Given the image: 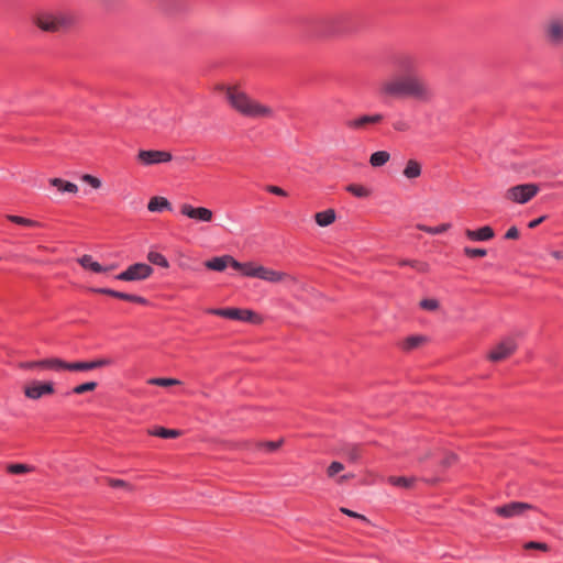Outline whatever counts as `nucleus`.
I'll return each mask as SVG.
<instances>
[{"instance_id": "nucleus-1", "label": "nucleus", "mask_w": 563, "mask_h": 563, "mask_svg": "<svg viewBox=\"0 0 563 563\" xmlns=\"http://www.w3.org/2000/svg\"><path fill=\"white\" fill-rule=\"evenodd\" d=\"M420 59L415 54H404L396 60L397 73L379 82L378 92L385 98H410L419 103H430L434 90L419 73Z\"/></svg>"}, {"instance_id": "nucleus-2", "label": "nucleus", "mask_w": 563, "mask_h": 563, "mask_svg": "<svg viewBox=\"0 0 563 563\" xmlns=\"http://www.w3.org/2000/svg\"><path fill=\"white\" fill-rule=\"evenodd\" d=\"M225 97L230 106L241 115L253 120L275 119V110L265 103L250 97L236 87H229Z\"/></svg>"}, {"instance_id": "nucleus-3", "label": "nucleus", "mask_w": 563, "mask_h": 563, "mask_svg": "<svg viewBox=\"0 0 563 563\" xmlns=\"http://www.w3.org/2000/svg\"><path fill=\"white\" fill-rule=\"evenodd\" d=\"M350 16L346 13H332L313 18L310 22L311 32L319 37H336L349 32Z\"/></svg>"}, {"instance_id": "nucleus-4", "label": "nucleus", "mask_w": 563, "mask_h": 563, "mask_svg": "<svg viewBox=\"0 0 563 563\" xmlns=\"http://www.w3.org/2000/svg\"><path fill=\"white\" fill-rule=\"evenodd\" d=\"M33 22L44 32H60L71 27L76 18L68 10H46L38 12Z\"/></svg>"}, {"instance_id": "nucleus-5", "label": "nucleus", "mask_w": 563, "mask_h": 563, "mask_svg": "<svg viewBox=\"0 0 563 563\" xmlns=\"http://www.w3.org/2000/svg\"><path fill=\"white\" fill-rule=\"evenodd\" d=\"M210 313L232 320L244 321L253 324L263 322V318L253 310L239 308L210 309Z\"/></svg>"}, {"instance_id": "nucleus-6", "label": "nucleus", "mask_w": 563, "mask_h": 563, "mask_svg": "<svg viewBox=\"0 0 563 563\" xmlns=\"http://www.w3.org/2000/svg\"><path fill=\"white\" fill-rule=\"evenodd\" d=\"M543 36L550 46H563V16L549 19L543 25Z\"/></svg>"}, {"instance_id": "nucleus-7", "label": "nucleus", "mask_w": 563, "mask_h": 563, "mask_svg": "<svg viewBox=\"0 0 563 563\" xmlns=\"http://www.w3.org/2000/svg\"><path fill=\"white\" fill-rule=\"evenodd\" d=\"M539 190L540 188L537 184H521L507 189L505 197L517 203H526L530 201Z\"/></svg>"}, {"instance_id": "nucleus-8", "label": "nucleus", "mask_w": 563, "mask_h": 563, "mask_svg": "<svg viewBox=\"0 0 563 563\" xmlns=\"http://www.w3.org/2000/svg\"><path fill=\"white\" fill-rule=\"evenodd\" d=\"M154 269L145 263H135L130 265L125 271L118 274L115 279L122 282H141L152 276Z\"/></svg>"}, {"instance_id": "nucleus-9", "label": "nucleus", "mask_w": 563, "mask_h": 563, "mask_svg": "<svg viewBox=\"0 0 563 563\" xmlns=\"http://www.w3.org/2000/svg\"><path fill=\"white\" fill-rule=\"evenodd\" d=\"M384 120L382 113L362 114L346 121V128L356 132H367L371 126L380 124Z\"/></svg>"}, {"instance_id": "nucleus-10", "label": "nucleus", "mask_w": 563, "mask_h": 563, "mask_svg": "<svg viewBox=\"0 0 563 563\" xmlns=\"http://www.w3.org/2000/svg\"><path fill=\"white\" fill-rule=\"evenodd\" d=\"M534 509V506L522 501H511L494 509L499 517L510 519L522 517L526 511Z\"/></svg>"}, {"instance_id": "nucleus-11", "label": "nucleus", "mask_w": 563, "mask_h": 563, "mask_svg": "<svg viewBox=\"0 0 563 563\" xmlns=\"http://www.w3.org/2000/svg\"><path fill=\"white\" fill-rule=\"evenodd\" d=\"M179 211L184 217L196 222L209 223L213 220V211L206 207H194L189 203H183L179 207Z\"/></svg>"}, {"instance_id": "nucleus-12", "label": "nucleus", "mask_w": 563, "mask_h": 563, "mask_svg": "<svg viewBox=\"0 0 563 563\" xmlns=\"http://www.w3.org/2000/svg\"><path fill=\"white\" fill-rule=\"evenodd\" d=\"M137 161L144 166H151L161 163L170 162L173 156L167 151L141 150L136 156Z\"/></svg>"}, {"instance_id": "nucleus-13", "label": "nucleus", "mask_w": 563, "mask_h": 563, "mask_svg": "<svg viewBox=\"0 0 563 563\" xmlns=\"http://www.w3.org/2000/svg\"><path fill=\"white\" fill-rule=\"evenodd\" d=\"M517 350V343L514 339L507 338L500 341L488 354L492 362H500L509 357Z\"/></svg>"}, {"instance_id": "nucleus-14", "label": "nucleus", "mask_w": 563, "mask_h": 563, "mask_svg": "<svg viewBox=\"0 0 563 563\" xmlns=\"http://www.w3.org/2000/svg\"><path fill=\"white\" fill-rule=\"evenodd\" d=\"M54 394V385L51 382L33 380L24 387V395L32 400Z\"/></svg>"}, {"instance_id": "nucleus-15", "label": "nucleus", "mask_w": 563, "mask_h": 563, "mask_svg": "<svg viewBox=\"0 0 563 563\" xmlns=\"http://www.w3.org/2000/svg\"><path fill=\"white\" fill-rule=\"evenodd\" d=\"M63 360L60 358H47L36 362H22L19 364L20 368L23 369H53V371H62Z\"/></svg>"}, {"instance_id": "nucleus-16", "label": "nucleus", "mask_w": 563, "mask_h": 563, "mask_svg": "<svg viewBox=\"0 0 563 563\" xmlns=\"http://www.w3.org/2000/svg\"><path fill=\"white\" fill-rule=\"evenodd\" d=\"M465 235L471 241H488L494 238L495 233L490 227L485 225L478 230L466 229Z\"/></svg>"}, {"instance_id": "nucleus-17", "label": "nucleus", "mask_w": 563, "mask_h": 563, "mask_svg": "<svg viewBox=\"0 0 563 563\" xmlns=\"http://www.w3.org/2000/svg\"><path fill=\"white\" fill-rule=\"evenodd\" d=\"M78 263L86 269H91L95 273H107L108 268L99 264L98 262L93 261L91 255H82L80 258H78Z\"/></svg>"}, {"instance_id": "nucleus-18", "label": "nucleus", "mask_w": 563, "mask_h": 563, "mask_svg": "<svg viewBox=\"0 0 563 563\" xmlns=\"http://www.w3.org/2000/svg\"><path fill=\"white\" fill-rule=\"evenodd\" d=\"M265 282L278 284L284 282H296V278L285 272L269 268Z\"/></svg>"}, {"instance_id": "nucleus-19", "label": "nucleus", "mask_w": 563, "mask_h": 563, "mask_svg": "<svg viewBox=\"0 0 563 563\" xmlns=\"http://www.w3.org/2000/svg\"><path fill=\"white\" fill-rule=\"evenodd\" d=\"M49 184L56 187L62 192L77 194L78 186L74 183L66 181L62 178H51Z\"/></svg>"}, {"instance_id": "nucleus-20", "label": "nucleus", "mask_w": 563, "mask_h": 563, "mask_svg": "<svg viewBox=\"0 0 563 563\" xmlns=\"http://www.w3.org/2000/svg\"><path fill=\"white\" fill-rule=\"evenodd\" d=\"M336 214L333 209H327L314 214V220L320 227H328L335 221Z\"/></svg>"}, {"instance_id": "nucleus-21", "label": "nucleus", "mask_w": 563, "mask_h": 563, "mask_svg": "<svg viewBox=\"0 0 563 563\" xmlns=\"http://www.w3.org/2000/svg\"><path fill=\"white\" fill-rule=\"evenodd\" d=\"M402 174L408 179L418 178L421 175V164L416 159H409Z\"/></svg>"}, {"instance_id": "nucleus-22", "label": "nucleus", "mask_w": 563, "mask_h": 563, "mask_svg": "<svg viewBox=\"0 0 563 563\" xmlns=\"http://www.w3.org/2000/svg\"><path fill=\"white\" fill-rule=\"evenodd\" d=\"M147 209L151 212H159L164 209H170V203L164 197H153L147 205Z\"/></svg>"}, {"instance_id": "nucleus-23", "label": "nucleus", "mask_w": 563, "mask_h": 563, "mask_svg": "<svg viewBox=\"0 0 563 563\" xmlns=\"http://www.w3.org/2000/svg\"><path fill=\"white\" fill-rule=\"evenodd\" d=\"M228 256L229 255L213 257V258L207 261L205 263V266L208 269H212V271H217V272H222V271H224L228 267V262H227Z\"/></svg>"}, {"instance_id": "nucleus-24", "label": "nucleus", "mask_w": 563, "mask_h": 563, "mask_svg": "<svg viewBox=\"0 0 563 563\" xmlns=\"http://www.w3.org/2000/svg\"><path fill=\"white\" fill-rule=\"evenodd\" d=\"M390 159V154L386 151H377L369 157V164L373 167L384 166Z\"/></svg>"}, {"instance_id": "nucleus-25", "label": "nucleus", "mask_w": 563, "mask_h": 563, "mask_svg": "<svg viewBox=\"0 0 563 563\" xmlns=\"http://www.w3.org/2000/svg\"><path fill=\"white\" fill-rule=\"evenodd\" d=\"M345 189L357 198H367L372 194L369 188L358 184H350Z\"/></svg>"}, {"instance_id": "nucleus-26", "label": "nucleus", "mask_w": 563, "mask_h": 563, "mask_svg": "<svg viewBox=\"0 0 563 563\" xmlns=\"http://www.w3.org/2000/svg\"><path fill=\"white\" fill-rule=\"evenodd\" d=\"M268 269V267L251 262V267L247 272V277H254L265 280Z\"/></svg>"}, {"instance_id": "nucleus-27", "label": "nucleus", "mask_w": 563, "mask_h": 563, "mask_svg": "<svg viewBox=\"0 0 563 563\" xmlns=\"http://www.w3.org/2000/svg\"><path fill=\"white\" fill-rule=\"evenodd\" d=\"M62 369H67L71 372H86L91 371L90 361L89 362H73L68 363L63 361Z\"/></svg>"}, {"instance_id": "nucleus-28", "label": "nucleus", "mask_w": 563, "mask_h": 563, "mask_svg": "<svg viewBox=\"0 0 563 563\" xmlns=\"http://www.w3.org/2000/svg\"><path fill=\"white\" fill-rule=\"evenodd\" d=\"M426 342V338L422 335H412L402 341L401 347L405 351H411Z\"/></svg>"}, {"instance_id": "nucleus-29", "label": "nucleus", "mask_w": 563, "mask_h": 563, "mask_svg": "<svg viewBox=\"0 0 563 563\" xmlns=\"http://www.w3.org/2000/svg\"><path fill=\"white\" fill-rule=\"evenodd\" d=\"M148 433L164 439L177 438L180 435V431L175 429H166L163 427L150 430Z\"/></svg>"}, {"instance_id": "nucleus-30", "label": "nucleus", "mask_w": 563, "mask_h": 563, "mask_svg": "<svg viewBox=\"0 0 563 563\" xmlns=\"http://www.w3.org/2000/svg\"><path fill=\"white\" fill-rule=\"evenodd\" d=\"M7 219L9 221L15 223V224H19V225H24V227H30V228H38V227H41L40 222L31 220V219H27V218H23V217H20V216L8 214Z\"/></svg>"}, {"instance_id": "nucleus-31", "label": "nucleus", "mask_w": 563, "mask_h": 563, "mask_svg": "<svg viewBox=\"0 0 563 563\" xmlns=\"http://www.w3.org/2000/svg\"><path fill=\"white\" fill-rule=\"evenodd\" d=\"M147 260L150 263L154 264V265H158L161 267H164V268H167L169 266V263L168 261L166 260V257L158 253V252H150L147 254Z\"/></svg>"}, {"instance_id": "nucleus-32", "label": "nucleus", "mask_w": 563, "mask_h": 563, "mask_svg": "<svg viewBox=\"0 0 563 563\" xmlns=\"http://www.w3.org/2000/svg\"><path fill=\"white\" fill-rule=\"evenodd\" d=\"M228 266H231L232 268L240 271L244 276L247 277V272L251 267V262L247 263H240L236 260H234L231 255L227 258Z\"/></svg>"}, {"instance_id": "nucleus-33", "label": "nucleus", "mask_w": 563, "mask_h": 563, "mask_svg": "<svg viewBox=\"0 0 563 563\" xmlns=\"http://www.w3.org/2000/svg\"><path fill=\"white\" fill-rule=\"evenodd\" d=\"M147 383L150 385H155V386H162V387H169V386H176V385H180V380L176 379V378H165V377H159V378H150L147 380Z\"/></svg>"}, {"instance_id": "nucleus-34", "label": "nucleus", "mask_w": 563, "mask_h": 563, "mask_svg": "<svg viewBox=\"0 0 563 563\" xmlns=\"http://www.w3.org/2000/svg\"><path fill=\"white\" fill-rule=\"evenodd\" d=\"M450 228H451L450 223H443L438 227H428V225H423V224L418 225L419 230L424 231L429 234H440V233L448 231Z\"/></svg>"}, {"instance_id": "nucleus-35", "label": "nucleus", "mask_w": 563, "mask_h": 563, "mask_svg": "<svg viewBox=\"0 0 563 563\" xmlns=\"http://www.w3.org/2000/svg\"><path fill=\"white\" fill-rule=\"evenodd\" d=\"M7 471L11 474H25L33 471V467L27 464H10L7 466Z\"/></svg>"}, {"instance_id": "nucleus-36", "label": "nucleus", "mask_w": 563, "mask_h": 563, "mask_svg": "<svg viewBox=\"0 0 563 563\" xmlns=\"http://www.w3.org/2000/svg\"><path fill=\"white\" fill-rule=\"evenodd\" d=\"M96 388H97V383L96 382H87V383H84V384H80V385L76 386L73 389V393L77 394V395H81V394H85V393H88V391H92Z\"/></svg>"}, {"instance_id": "nucleus-37", "label": "nucleus", "mask_w": 563, "mask_h": 563, "mask_svg": "<svg viewBox=\"0 0 563 563\" xmlns=\"http://www.w3.org/2000/svg\"><path fill=\"white\" fill-rule=\"evenodd\" d=\"M117 298L126 300V301H131V302L142 303V305H145L147 302L146 299L141 296L131 295V294L121 292V291H119V295H117Z\"/></svg>"}, {"instance_id": "nucleus-38", "label": "nucleus", "mask_w": 563, "mask_h": 563, "mask_svg": "<svg viewBox=\"0 0 563 563\" xmlns=\"http://www.w3.org/2000/svg\"><path fill=\"white\" fill-rule=\"evenodd\" d=\"M400 265H409L411 266L412 268L421 272V273H427L429 271V265L427 263H423V262H418V261H401L399 263Z\"/></svg>"}, {"instance_id": "nucleus-39", "label": "nucleus", "mask_w": 563, "mask_h": 563, "mask_svg": "<svg viewBox=\"0 0 563 563\" xmlns=\"http://www.w3.org/2000/svg\"><path fill=\"white\" fill-rule=\"evenodd\" d=\"M344 454L351 462H356L361 456L360 449L356 445H351V446L346 448Z\"/></svg>"}, {"instance_id": "nucleus-40", "label": "nucleus", "mask_w": 563, "mask_h": 563, "mask_svg": "<svg viewBox=\"0 0 563 563\" xmlns=\"http://www.w3.org/2000/svg\"><path fill=\"white\" fill-rule=\"evenodd\" d=\"M420 307L424 310L434 311L439 308V301L437 299L427 298L420 301Z\"/></svg>"}, {"instance_id": "nucleus-41", "label": "nucleus", "mask_w": 563, "mask_h": 563, "mask_svg": "<svg viewBox=\"0 0 563 563\" xmlns=\"http://www.w3.org/2000/svg\"><path fill=\"white\" fill-rule=\"evenodd\" d=\"M343 470H344V465L341 462L335 461L329 465V467L327 470V474L329 477H334L336 474H339Z\"/></svg>"}, {"instance_id": "nucleus-42", "label": "nucleus", "mask_w": 563, "mask_h": 563, "mask_svg": "<svg viewBox=\"0 0 563 563\" xmlns=\"http://www.w3.org/2000/svg\"><path fill=\"white\" fill-rule=\"evenodd\" d=\"M81 180L90 185L92 188L98 189L101 187V180L92 175L85 174L81 176Z\"/></svg>"}, {"instance_id": "nucleus-43", "label": "nucleus", "mask_w": 563, "mask_h": 563, "mask_svg": "<svg viewBox=\"0 0 563 563\" xmlns=\"http://www.w3.org/2000/svg\"><path fill=\"white\" fill-rule=\"evenodd\" d=\"M464 254L468 257H484L486 256L487 252L485 249L465 247Z\"/></svg>"}, {"instance_id": "nucleus-44", "label": "nucleus", "mask_w": 563, "mask_h": 563, "mask_svg": "<svg viewBox=\"0 0 563 563\" xmlns=\"http://www.w3.org/2000/svg\"><path fill=\"white\" fill-rule=\"evenodd\" d=\"M389 482L395 486L409 487L412 481L407 477H390Z\"/></svg>"}, {"instance_id": "nucleus-45", "label": "nucleus", "mask_w": 563, "mask_h": 563, "mask_svg": "<svg viewBox=\"0 0 563 563\" xmlns=\"http://www.w3.org/2000/svg\"><path fill=\"white\" fill-rule=\"evenodd\" d=\"M393 128L398 132H407L410 130V124L406 120L399 119L393 123Z\"/></svg>"}, {"instance_id": "nucleus-46", "label": "nucleus", "mask_w": 563, "mask_h": 563, "mask_svg": "<svg viewBox=\"0 0 563 563\" xmlns=\"http://www.w3.org/2000/svg\"><path fill=\"white\" fill-rule=\"evenodd\" d=\"M525 549H527V550L536 549V550H541V551H548L549 547L547 543L530 541L525 544Z\"/></svg>"}, {"instance_id": "nucleus-47", "label": "nucleus", "mask_w": 563, "mask_h": 563, "mask_svg": "<svg viewBox=\"0 0 563 563\" xmlns=\"http://www.w3.org/2000/svg\"><path fill=\"white\" fill-rule=\"evenodd\" d=\"M111 363L112 362H111L110 358H98V360H95V361H90L91 371L96 369V368H99V367L109 366V365H111Z\"/></svg>"}, {"instance_id": "nucleus-48", "label": "nucleus", "mask_w": 563, "mask_h": 563, "mask_svg": "<svg viewBox=\"0 0 563 563\" xmlns=\"http://www.w3.org/2000/svg\"><path fill=\"white\" fill-rule=\"evenodd\" d=\"M108 483L110 486L112 487H121V488H126V489H131V485L122 479H117V478H108Z\"/></svg>"}, {"instance_id": "nucleus-49", "label": "nucleus", "mask_w": 563, "mask_h": 563, "mask_svg": "<svg viewBox=\"0 0 563 563\" xmlns=\"http://www.w3.org/2000/svg\"><path fill=\"white\" fill-rule=\"evenodd\" d=\"M340 511H341L342 514H344V515L349 516V517L357 518V519H361V520H363V521H365V522H368V519H367L365 516H363V515H361V514H357V512H355V511H352V510H350V509H347V508L342 507V508H340Z\"/></svg>"}, {"instance_id": "nucleus-50", "label": "nucleus", "mask_w": 563, "mask_h": 563, "mask_svg": "<svg viewBox=\"0 0 563 563\" xmlns=\"http://www.w3.org/2000/svg\"><path fill=\"white\" fill-rule=\"evenodd\" d=\"M457 461V456L454 453H448L442 460L441 464L443 467H450Z\"/></svg>"}, {"instance_id": "nucleus-51", "label": "nucleus", "mask_w": 563, "mask_h": 563, "mask_svg": "<svg viewBox=\"0 0 563 563\" xmlns=\"http://www.w3.org/2000/svg\"><path fill=\"white\" fill-rule=\"evenodd\" d=\"M266 190L273 195H276V196H280V197H286L287 196V192L278 187V186H274V185H269L266 187Z\"/></svg>"}, {"instance_id": "nucleus-52", "label": "nucleus", "mask_w": 563, "mask_h": 563, "mask_svg": "<svg viewBox=\"0 0 563 563\" xmlns=\"http://www.w3.org/2000/svg\"><path fill=\"white\" fill-rule=\"evenodd\" d=\"M91 290L95 291V292H98V294L109 295V296H112L114 298H117V295H119V291L112 290V289H109V288H93Z\"/></svg>"}, {"instance_id": "nucleus-53", "label": "nucleus", "mask_w": 563, "mask_h": 563, "mask_svg": "<svg viewBox=\"0 0 563 563\" xmlns=\"http://www.w3.org/2000/svg\"><path fill=\"white\" fill-rule=\"evenodd\" d=\"M518 236H519V231L516 227L509 228L505 234V238L508 240H515V239H518Z\"/></svg>"}, {"instance_id": "nucleus-54", "label": "nucleus", "mask_w": 563, "mask_h": 563, "mask_svg": "<svg viewBox=\"0 0 563 563\" xmlns=\"http://www.w3.org/2000/svg\"><path fill=\"white\" fill-rule=\"evenodd\" d=\"M545 220V216L534 219L528 223V228L534 229Z\"/></svg>"}, {"instance_id": "nucleus-55", "label": "nucleus", "mask_w": 563, "mask_h": 563, "mask_svg": "<svg viewBox=\"0 0 563 563\" xmlns=\"http://www.w3.org/2000/svg\"><path fill=\"white\" fill-rule=\"evenodd\" d=\"M280 445V442H267L264 444V446L268 450V451H275L276 449H278Z\"/></svg>"}, {"instance_id": "nucleus-56", "label": "nucleus", "mask_w": 563, "mask_h": 563, "mask_svg": "<svg viewBox=\"0 0 563 563\" xmlns=\"http://www.w3.org/2000/svg\"><path fill=\"white\" fill-rule=\"evenodd\" d=\"M352 477H353V474H345V475H342V476L338 479V482H339V483H343V482H345V481H347V479H350V478H352Z\"/></svg>"}, {"instance_id": "nucleus-57", "label": "nucleus", "mask_w": 563, "mask_h": 563, "mask_svg": "<svg viewBox=\"0 0 563 563\" xmlns=\"http://www.w3.org/2000/svg\"><path fill=\"white\" fill-rule=\"evenodd\" d=\"M106 268H108V272L110 271H113L117 266L115 265H110V266H104Z\"/></svg>"}, {"instance_id": "nucleus-58", "label": "nucleus", "mask_w": 563, "mask_h": 563, "mask_svg": "<svg viewBox=\"0 0 563 563\" xmlns=\"http://www.w3.org/2000/svg\"><path fill=\"white\" fill-rule=\"evenodd\" d=\"M553 256H554V257H556V258H561V257H562V256H561V254H560V252H554V253H553Z\"/></svg>"}, {"instance_id": "nucleus-59", "label": "nucleus", "mask_w": 563, "mask_h": 563, "mask_svg": "<svg viewBox=\"0 0 563 563\" xmlns=\"http://www.w3.org/2000/svg\"><path fill=\"white\" fill-rule=\"evenodd\" d=\"M428 456H430V452H428L423 457H421V460L427 459Z\"/></svg>"}]
</instances>
